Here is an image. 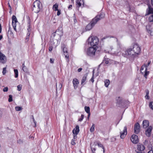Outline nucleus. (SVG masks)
Wrapping results in <instances>:
<instances>
[{
  "label": "nucleus",
  "instance_id": "obj_57",
  "mask_svg": "<svg viewBox=\"0 0 153 153\" xmlns=\"http://www.w3.org/2000/svg\"><path fill=\"white\" fill-rule=\"evenodd\" d=\"M148 153H153V150H150L148 152Z\"/></svg>",
  "mask_w": 153,
  "mask_h": 153
},
{
  "label": "nucleus",
  "instance_id": "obj_16",
  "mask_svg": "<svg viewBox=\"0 0 153 153\" xmlns=\"http://www.w3.org/2000/svg\"><path fill=\"white\" fill-rule=\"evenodd\" d=\"M79 127L78 126H76L75 128L73 130V133L74 134L77 135L79 131Z\"/></svg>",
  "mask_w": 153,
  "mask_h": 153
},
{
  "label": "nucleus",
  "instance_id": "obj_1",
  "mask_svg": "<svg viewBox=\"0 0 153 153\" xmlns=\"http://www.w3.org/2000/svg\"><path fill=\"white\" fill-rule=\"evenodd\" d=\"M63 32L62 28H59L53 33L51 37L50 42L54 46L56 47L58 45V40H60L62 36Z\"/></svg>",
  "mask_w": 153,
  "mask_h": 153
},
{
  "label": "nucleus",
  "instance_id": "obj_2",
  "mask_svg": "<svg viewBox=\"0 0 153 153\" xmlns=\"http://www.w3.org/2000/svg\"><path fill=\"white\" fill-rule=\"evenodd\" d=\"M105 14L103 13H101L100 14L97 15L92 20L91 22L86 26L85 28L86 31H88L91 30L99 21L105 17Z\"/></svg>",
  "mask_w": 153,
  "mask_h": 153
},
{
  "label": "nucleus",
  "instance_id": "obj_6",
  "mask_svg": "<svg viewBox=\"0 0 153 153\" xmlns=\"http://www.w3.org/2000/svg\"><path fill=\"white\" fill-rule=\"evenodd\" d=\"M152 14L149 17V22H153V8L149 5H148V8L146 10L145 15Z\"/></svg>",
  "mask_w": 153,
  "mask_h": 153
},
{
  "label": "nucleus",
  "instance_id": "obj_56",
  "mask_svg": "<svg viewBox=\"0 0 153 153\" xmlns=\"http://www.w3.org/2000/svg\"><path fill=\"white\" fill-rule=\"evenodd\" d=\"M74 23H76L77 22V20L76 18H74Z\"/></svg>",
  "mask_w": 153,
  "mask_h": 153
},
{
  "label": "nucleus",
  "instance_id": "obj_21",
  "mask_svg": "<svg viewBox=\"0 0 153 153\" xmlns=\"http://www.w3.org/2000/svg\"><path fill=\"white\" fill-rule=\"evenodd\" d=\"M12 22L16 23L18 22L16 16L14 15H13L12 17Z\"/></svg>",
  "mask_w": 153,
  "mask_h": 153
},
{
  "label": "nucleus",
  "instance_id": "obj_41",
  "mask_svg": "<svg viewBox=\"0 0 153 153\" xmlns=\"http://www.w3.org/2000/svg\"><path fill=\"white\" fill-rule=\"evenodd\" d=\"M8 88L7 87H6L4 88L3 90V91L4 92H7L8 91Z\"/></svg>",
  "mask_w": 153,
  "mask_h": 153
},
{
  "label": "nucleus",
  "instance_id": "obj_4",
  "mask_svg": "<svg viewBox=\"0 0 153 153\" xmlns=\"http://www.w3.org/2000/svg\"><path fill=\"white\" fill-rule=\"evenodd\" d=\"M88 44H90L91 46L95 47L97 46L99 42V39L96 36L90 37L87 40Z\"/></svg>",
  "mask_w": 153,
  "mask_h": 153
},
{
  "label": "nucleus",
  "instance_id": "obj_33",
  "mask_svg": "<svg viewBox=\"0 0 153 153\" xmlns=\"http://www.w3.org/2000/svg\"><path fill=\"white\" fill-rule=\"evenodd\" d=\"M9 98L8 99V101L10 102L13 101L12 96L11 95H10L9 96Z\"/></svg>",
  "mask_w": 153,
  "mask_h": 153
},
{
  "label": "nucleus",
  "instance_id": "obj_61",
  "mask_svg": "<svg viewBox=\"0 0 153 153\" xmlns=\"http://www.w3.org/2000/svg\"><path fill=\"white\" fill-rule=\"evenodd\" d=\"M108 37V36H106L105 37H104L102 39L103 40V39H105L106 38H107Z\"/></svg>",
  "mask_w": 153,
  "mask_h": 153
},
{
  "label": "nucleus",
  "instance_id": "obj_42",
  "mask_svg": "<svg viewBox=\"0 0 153 153\" xmlns=\"http://www.w3.org/2000/svg\"><path fill=\"white\" fill-rule=\"evenodd\" d=\"M74 140V139H72L71 142V144L73 145H74L76 144V143L75 142Z\"/></svg>",
  "mask_w": 153,
  "mask_h": 153
},
{
  "label": "nucleus",
  "instance_id": "obj_40",
  "mask_svg": "<svg viewBox=\"0 0 153 153\" xmlns=\"http://www.w3.org/2000/svg\"><path fill=\"white\" fill-rule=\"evenodd\" d=\"M32 117V119L34 123V124H35V126H36V122L35 121V119L34 118V117H33V116H31Z\"/></svg>",
  "mask_w": 153,
  "mask_h": 153
},
{
  "label": "nucleus",
  "instance_id": "obj_17",
  "mask_svg": "<svg viewBox=\"0 0 153 153\" xmlns=\"http://www.w3.org/2000/svg\"><path fill=\"white\" fill-rule=\"evenodd\" d=\"M37 4L38 9L36 11V12L38 13L39 11L42 8V4L39 1H38L37 3Z\"/></svg>",
  "mask_w": 153,
  "mask_h": 153
},
{
  "label": "nucleus",
  "instance_id": "obj_62",
  "mask_svg": "<svg viewBox=\"0 0 153 153\" xmlns=\"http://www.w3.org/2000/svg\"><path fill=\"white\" fill-rule=\"evenodd\" d=\"M105 63L106 64H108L109 63V62L108 61H105Z\"/></svg>",
  "mask_w": 153,
  "mask_h": 153
},
{
  "label": "nucleus",
  "instance_id": "obj_47",
  "mask_svg": "<svg viewBox=\"0 0 153 153\" xmlns=\"http://www.w3.org/2000/svg\"><path fill=\"white\" fill-rule=\"evenodd\" d=\"M57 15L59 16L61 14L60 10H57Z\"/></svg>",
  "mask_w": 153,
  "mask_h": 153
},
{
  "label": "nucleus",
  "instance_id": "obj_29",
  "mask_svg": "<svg viewBox=\"0 0 153 153\" xmlns=\"http://www.w3.org/2000/svg\"><path fill=\"white\" fill-rule=\"evenodd\" d=\"M117 100L118 104H120L122 103L121 98L120 97H118Z\"/></svg>",
  "mask_w": 153,
  "mask_h": 153
},
{
  "label": "nucleus",
  "instance_id": "obj_49",
  "mask_svg": "<svg viewBox=\"0 0 153 153\" xmlns=\"http://www.w3.org/2000/svg\"><path fill=\"white\" fill-rule=\"evenodd\" d=\"M151 63V61H149L147 64L146 66V67H147Z\"/></svg>",
  "mask_w": 153,
  "mask_h": 153
},
{
  "label": "nucleus",
  "instance_id": "obj_12",
  "mask_svg": "<svg viewBox=\"0 0 153 153\" xmlns=\"http://www.w3.org/2000/svg\"><path fill=\"white\" fill-rule=\"evenodd\" d=\"M127 134V128L126 126H125L123 130V131L122 132H120V138L123 139L125 137L126 135Z\"/></svg>",
  "mask_w": 153,
  "mask_h": 153
},
{
  "label": "nucleus",
  "instance_id": "obj_43",
  "mask_svg": "<svg viewBox=\"0 0 153 153\" xmlns=\"http://www.w3.org/2000/svg\"><path fill=\"white\" fill-rule=\"evenodd\" d=\"M3 114V111L2 109H0V119L1 117Z\"/></svg>",
  "mask_w": 153,
  "mask_h": 153
},
{
  "label": "nucleus",
  "instance_id": "obj_13",
  "mask_svg": "<svg viewBox=\"0 0 153 153\" xmlns=\"http://www.w3.org/2000/svg\"><path fill=\"white\" fill-rule=\"evenodd\" d=\"M152 129V127L150 126L148 127L146 131L145 134L148 137H149L151 135V131Z\"/></svg>",
  "mask_w": 153,
  "mask_h": 153
},
{
  "label": "nucleus",
  "instance_id": "obj_58",
  "mask_svg": "<svg viewBox=\"0 0 153 153\" xmlns=\"http://www.w3.org/2000/svg\"><path fill=\"white\" fill-rule=\"evenodd\" d=\"M25 64L24 63H23L22 65V68H24V67H25Z\"/></svg>",
  "mask_w": 153,
  "mask_h": 153
},
{
  "label": "nucleus",
  "instance_id": "obj_31",
  "mask_svg": "<svg viewBox=\"0 0 153 153\" xmlns=\"http://www.w3.org/2000/svg\"><path fill=\"white\" fill-rule=\"evenodd\" d=\"M144 72L145 74L144 75V76L146 79L147 76L149 74V71H144Z\"/></svg>",
  "mask_w": 153,
  "mask_h": 153
},
{
  "label": "nucleus",
  "instance_id": "obj_8",
  "mask_svg": "<svg viewBox=\"0 0 153 153\" xmlns=\"http://www.w3.org/2000/svg\"><path fill=\"white\" fill-rule=\"evenodd\" d=\"M133 50L138 55L140 54V49L137 44H134V45L133 48Z\"/></svg>",
  "mask_w": 153,
  "mask_h": 153
},
{
  "label": "nucleus",
  "instance_id": "obj_15",
  "mask_svg": "<svg viewBox=\"0 0 153 153\" xmlns=\"http://www.w3.org/2000/svg\"><path fill=\"white\" fill-rule=\"evenodd\" d=\"M145 149L144 146L140 144H138L137 145V149L139 151H143Z\"/></svg>",
  "mask_w": 153,
  "mask_h": 153
},
{
  "label": "nucleus",
  "instance_id": "obj_52",
  "mask_svg": "<svg viewBox=\"0 0 153 153\" xmlns=\"http://www.w3.org/2000/svg\"><path fill=\"white\" fill-rule=\"evenodd\" d=\"M117 45L119 46V47L120 48L121 47V45L120 43V42H117Z\"/></svg>",
  "mask_w": 153,
  "mask_h": 153
},
{
  "label": "nucleus",
  "instance_id": "obj_9",
  "mask_svg": "<svg viewBox=\"0 0 153 153\" xmlns=\"http://www.w3.org/2000/svg\"><path fill=\"white\" fill-rule=\"evenodd\" d=\"M131 140V142L134 144H136L139 142V139L137 135L135 134H133L132 135Z\"/></svg>",
  "mask_w": 153,
  "mask_h": 153
},
{
  "label": "nucleus",
  "instance_id": "obj_7",
  "mask_svg": "<svg viewBox=\"0 0 153 153\" xmlns=\"http://www.w3.org/2000/svg\"><path fill=\"white\" fill-rule=\"evenodd\" d=\"M30 19L29 18L28 19V22H27L28 28H27V30L28 32L27 34V36H26V40H27V39L28 40V39L29 38L30 35V32L31 31V26L30 25Z\"/></svg>",
  "mask_w": 153,
  "mask_h": 153
},
{
  "label": "nucleus",
  "instance_id": "obj_44",
  "mask_svg": "<svg viewBox=\"0 0 153 153\" xmlns=\"http://www.w3.org/2000/svg\"><path fill=\"white\" fill-rule=\"evenodd\" d=\"M62 85L61 84V83H59V85H58V88L59 89H61V88L62 87Z\"/></svg>",
  "mask_w": 153,
  "mask_h": 153
},
{
  "label": "nucleus",
  "instance_id": "obj_24",
  "mask_svg": "<svg viewBox=\"0 0 153 153\" xmlns=\"http://www.w3.org/2000/svg\"><path fill=\"white\" fill-rule=\"evenodd\" d=\"M110 83L109 80L108 79H106L105 81V86L107 87Z\"/></svg>",
  "mask_w": 153,
  "mask_h": 153
},
{
  "label": "nucleus",
  "instance_id": "obj_60",
  "mask_svg": "<svg viewBox=\"0 0 153 153\" xmlns=\"http://www.w3.org/2000/svg\"><path fill=\"white\" fill-rule=\"evenodd\" d=\"M72 7V5H69V6L68 7V9H69L70 8H71Z\"/></svg>",
  "mask_w": 153,
  "mask_h": 153
},
{
  "label": "nucleus",
  "instance_id": "obj_51",
  "mask_svg": "<svg viewBox=\"0 0 153 153\" xmlns=\"http://www.w3.org/2000/svg\"><path fill=\"white\" fill-rule=\"evenodd\" d=\"M145 97L146 99H149V95H148V94H146V95L145 96Z\"/></svg>",
  "mask_w": 153,
  "mask_h": 153
},
{
  "label": "nucleus",
  "instance_id": "obj_28",
  "mask_svg": "<svg viewBox=\"0 0 153 153\" xmlns=\"http://www.w3.org/2000/svg\"><path fill=\"white\" fill-rule=\"evenodd\" d=\"M15 108L16 110L17 111H21L22 109V107L20 106H16Z\"/></svg>",
  "mask_w": 153,
  "mask_h": 153
},
{
  "label": "nucleus",
  "instance_id": "obj_38",
  "mask_svg": "<svg viewBox=\"0 0 153 153\" xmlns=\"http://www.w3.org/2000/svg\"><path fill=\"white\" fill-rule=\"evenodd\" d=\"M150 107L152 109H153V102H151L149 103Z\"/></svg>",
  "mask_w": 153,
  "mask_h": 153
},
{
  "label": "nucleus",
  "instance_id": "obj_22",
  "mask_svg": "<svg viewBox=\"0 0 153 153\" xmlns=\"http://www.w3.org/2000/svg\"><path fill=\"white\" fill-rule=\"evenodd\" d=\"M81 1L82 0H76V4L78 5L79 7H80L81 6Z\"/></svg>",
  "mask_w": 153,
  "mask_h": 153
},
{
  "label": "nucleus",
  "instance_id": "obj_11",
  "mask_svg": "<svg viewBox=\"0 0 153 153\" xmlns=\"http://www.w3.org/2000/svg\"><path fill=\"white\" fill-rule=\"evenodd\" d=\"M140 131V126L138 123H136L134 125V132L136 134H138Z\"/></svg>",
  "mask_w": 153,
  "mask_h": 153
},
{
  "label": "nucleus",
  "instance_id": "obj_10",
  "mask_svg": "<svg viewBox=\"0 0 153 153\" xmlns=\"http://www.w3.org/2000/svg\"><path fill=\"white\" fill-rule=\"evenodd\" d=\"M62 48L63 49V51L64 53V55L65 56V58H67L66 59L67 61L68 62H69V60L68 59V58L69 55L67 53V48L65 47L64 45H62Z\"/></svg>",
  "mask_w": 153,
  "mask_h": 153
},
{
  "label": "nucleus",
  "instance_id": "obj_59",
  "mask_svg": "<svg viewBox=\"0 0 153 153\" xmlns=\"http://www.w3.org/2000/svg\"><path fill=\"white\" fill-rule=\"evenodd\" d=\"M88 119H89V117H90V113H88Z\"/></svg>",
  "mask_w": 153,
  "mask_h": 153
},
{
  "label": "nucleus",
  "instance_id": "obj_20",
  "mask_svg": "<svg viewBox=\"0 0 153 153\" xmlns=\"http://www.w3.org/2000/svg\"><path fill=\"white\" fill-rule=\"evenodd\" d=\"M87 77L86 76H84L82 78L81 81V84L82 85H84V82L86 80Z\"/></svg>",
  "mask_w": 153,
  "mask_h": 153
},
{
  "label": "nucleus",
  "instance_id": "obj_27",
  "mask_svg": "<svg viewBox=\"0 0 153 153\" xmlns=\"http://www.w3.org/2000/svg\"><path fill=\"white\" fill-rule=\"evenodd\" d=\"M14 72L15 74V77L17 78L18 76V71L17 69H15L14 70Z\"/></svg>",
  "mask_w": 153,
  "mask_h": 153
},
{
  "label": "nucleus",
  "instance_id": "obj_18",
  "mask_svg": "<svg viewBox=\"0 0 153 153\" xmlns=\"http://www.w3.org/2000/svg\"><path fill=\"white\" fill-rule=\"evenodd\" d=\"M149 121L146 120H144L143 122V127L144 128H146L149 126Z\"/></svg>",
  "mask_w": 153,
  "mask_h": 153
},
{
  "label": "nucleus",
  "instance_id": "obj_54",
  "mask_svg": "<svg viewBox=\"0 0 153 153\" xmlns=\"http://www.w3.org/2000/svg\"><path fill=\"white\" fill-rule=\"evenodd\" d=\"M91 150L93 152H94L95 151V148H91Z\"/></svg>",
  "mask_w": 153,
  "mask_h": 153
},
{
  "label": "nucleus",
  "instance_id": "obj_48",
  "mask_svg": "<svg viewBox=\"0 0 153 153\" xmlns=\"http://www.w3.org/2000/svg\"><path fill=\"white\" fill-rule=\"evenodd\" d=\"M94 74H93V75L92 77L91 78V81L92 82H94Z\"/></svg>",
  "mask_w": 153,
  "mask_h": 153
},
{
  "label": "nucleus",
  "instance_id": "obj_36",
  "mask_svg": "<svg viewBox=\"0 0 153 153\" xmlns=\"http://www.w3.org/2000/svg\"><path fill=\"white\" fill-rule=\"evenodd\" d=\"M6 68H4L3 69L2 74L3 75H4L6 73Z\"/></svg>",
  "mask_w": 153,
  "mask_h": 153
},
{
  "label": "nucleus",
  "instance_id": "obj_35",
  "mask_svg": "<svg viewBox=\"0 0 153 153\" xmlns=\"http://www.w3.org/2000/svg\"><path fill=\"white\" fill-rule=\"evenodd\" d=\"M22 85H19L17 86V90L19 91H20L22 88Z\"/></svg>",
  "mask_w": 153,
  "mask_h": 153
},
{
  "label": "nucleus",
  "instance_id": "obj_37",
  "mask_svg": "<svg viewBox=\"0 0 153 153\" xmlns=\"http://www.w3.org/2000/svg\"><path fill=\"white\" fill-rule=\"evenodd\" d=\"M51 46H50L49 47V50L50 51H52V50L53 49V47H55V46H54L52 45L51 43Z\"/></svg>",
  "mask_w": 153,
  "mask_h": 153
},
{
  "label": "nucleus",
  "instance_id": "obj_34",
  "mask_svg": "<svg viewBox=\"0 0 153 153\" xmlns=\"http://www.w3.org/2000/svg\"><path fill=\"white\" fill-rule=\"evenodd\" d=\"M22 70H23L24 72L26 73H27L28 71V69L26 66H25L24 67V68H22Z\"/></svg>",
  "mask_w": 153,
  "mask_h": 153
},
{
  "label": "nucleus",
  "instance_id": "obj_23",
  "mask_svg": "<svg viewBox=\"0 0 153 153\" xmlns=\"http://www.w3.org/2000/svg\"><path fill=\"white\" fill-rule=\"evenodd\" d=\"M58 4H56L53 5V8L55 11H56L58 10Z\"/></svg>",
  "mask_w": 153,
  "mask_h": 153
},
{
  "label": "nucleus",
  "instance_id": "obj_55",
  "mask_svg": "<svg viewBox=\"0 0 153 153\" xmlns=\"http://www.w3.org/2000/svg\"><path fill=\"white\" fill-rule=\"evenodd\" d=\"M2 30V28H1V24H0V33H1Z\"/></svg>",
  "mask_w": 153,
  "mask_h": 153
},
{
  "label": "nucleus",
  "instance_id": "obj_26",
  "mask_svg": "<svg viewBox=\"0 0 153 153\" xmlns=\"http://www.w3.org/2000/svg\"><path fill=\"white\" fill-rule=\"evenodd\" d=\"M85 110L87 113H90V109L89 107L85 106Z\"/></svg>",
  "mask_w": 153,
  "mask_h": 153
},
{
  "label": "nucleus",
  "instance_id": "obj_64",
  "mask_svg": "<svg viewBox=\"0 0 153 153\" xmlns=\"http://www.w3.org/2000/svg\"><path fill=\"white\" fill-rule=\"evenodd\" d=\"M3 36L2 35H1L0 36V40H1V39L2 38Z\"/></svg>",
  "mask_w": 153,
  "mask_h": 153
},
{
  "label": "nucleus",
  "instance_id": "obj_45",
  "mask_svg": "<svg viewBox=\"0 0 153 153\" xmlns=\"http://www.w3.org/2000/svg\"><path fill=\"white\" fill-rule=\"evenodd\" d=\"M54 61V59H53L51 58L50 59V62L51 63H53Z\"/></svg>",
  "mask_w": 153,
  "mask_h": 153
},
{
  "label": "nucleus",
  "instance_id": "obj_32",
  "mask_svg": "<svg viewBox=\"0 0 153 153\" xmlns=\"http://www.w3.org/2000/svg\"><path fill=\"white\" fill-rule=\"evenodd\" d=\"M12 25L13 27L14 28V29L16 31V23L12 22Z\"/></svg>",
  "mask_w": 153,
  "mask_h": 153
},
{
  "label": "nucleus",
  "instance_id": "obj_50",
  "mask_svg": "<svg viewBox=\"0 0 153 153\" xmlns=\"http://www.w3.org/2000/svg\"><path fill=\"white\" fill-rule=\"evenodd\" d=\"M76 138H77L76 135V134L75 135V134H74V138H73V139H74V140H75V139H76Z\"/></svg>",
  "mask_w": 153,
  "mask_h": 153
},
{
  "label": "nucleus",
  "instance_id": "obj_46",
  "mask_svg": "<svg viewBox=\"0 0 153 153\" xmlns=\"http://www.w3.org/2000/svg\"><path fill=\"white\" fill-rule=\"evenodd\" d=\"M148 32L150 34V35L152 36L153 35V33L151 30H149Z\"/></svg>",
  "mask_w": 153,
  "mask_h": 153
},
{
  "label": "nucleus",
  "instance_id": "obj_53",
  "mask_svg": "<svg viewBox=\"0 0 153 153\" xmlns=\"http://www.w3.org/2000/svg\"><path fill=\"white\" fill-rule=\"evenodd\" d=\"M82 70V68H79L78 69V72H80Z\"/></svg>",
  "mask_w": 153,
  "mask_h": 153
},
{
  "label": "nucleus",
  "instance_id": "obj_63",
  "mask_svg": "<svg viewBox=\"0 0 153 153\" xmlns=\"http://www.w3.org/2000/svg\"><path fill=\"white\" fill-rule=\"evenodd\" d=\"M114 64H119V62H116V61H115L114 62Z\"/></svg>",
  "mask_w": 153,
  "mask_h": 153
},
{
  "label": "nucleus",
  "instance_id": "obj_19",
  "mask_svg": "<svg viewBox=\"0 0 153 153\" xmlns=\"http://www.w3.org/2000/svg\"><path fill=\"white\" fill-rule=\"evenodd\" d=\"M145 68V71H147V67H146V65H143L141 67V69H140V71L141 73L142 74H144V71L143 72V71L144 70V69Z\"/></svg>",
  "mask_w": 153,
  "mask_h": 153
},
{
  "label": "nucleus",
  "instance_id": "obj_14",
  "mask_svg": "<svg viewBox=\"0 0 153 153\" xmlns=\"http://www.w3.org/2000/svg\"><path fill=\"white\" fill-rule=\"evenodd\" d=\"M79 81L76 78L74 79L73 80V83L74 89H76L79 84Z\"/></svg>",
  "mask_w": 153,
  "mask_h": 153
},
{
  "label": "nucleus",
  "instance_id": "obj_3",
  "mask_svg": "<svg viewBox=\"0 0 153 153\" xmlns=\"http://www.w3.org/2000/svg\"><path fill=\"white\" fill-rule=\"evenodd\" d=\"M122 55L125 57L128 58L131 60H133L138 56V55L135 53L132 48L128 49L127 51H124L122 53Z\"/></svg>",
  "mask_w": 153,
  "mask_h": 153
},
{
  "label": "nucleus",
  "instance_id": "obj_25",
  "mask_svg": "<svg viewBox=\"0 0 153 153\" xmlns=\"http://www.w3.org/2000/svg\"><path fill=\"white\" fill-rule=\"evenodd\" d=\"M95 125L93 124L92 126L90 129V131L91 132H92L94 131Z\"/></svg>",
  "mask_w": 153,
  "mask_h": 153
},
{
  "label": "nucleus",
  "instance_id": "obj_30",
  "mask_svg": "<svg viewBox=\"0 0 153 153\" xmlns=\"http://www.w3.org/2000/svg\"><path fill=\"white\" fill-rule=\"evenodd\" d=\"M94 143L95 145L96 144H97L98 146L99 147L102 148V149H103L104 150V148L102 144L100 143H97L96 142H94Z\"/></svg>",
  "mask_w": 153,
  "mask_h": 153
},
{
  "label": "nucleus",
  "instance_id": "obj_39",
  "mask_svg": "<svg viewBox=\"0 0 153 153\" xmlns=\"http://www.w3.org/2000/svg\"><path fill=\"white\" fill-rule=\"evenodd\" d=\"M84 117V115L83 114H82L81 115V118H80L79 120L80 121H81L82 120Z\"/></svg>",
  "mask_w": 153,
  "mask_h": 153
},
{
  "label": "nucleus",
  "instance_id": "obj_5",
  "mask_svg": "<svg viewBox=\"0 0 153 153\" xmlns=\"http://www.w3.org/2000/svg\"><path fill=\"white\" fill-rule=\"evenodd\" d=\"M98 48L97 46L90 47L87 49L86 51L87 55L90 57H94L96 53V52Z\"/></svg>",
  "mask_w": 153,
  "mask_h": 153
}]
</instances>
